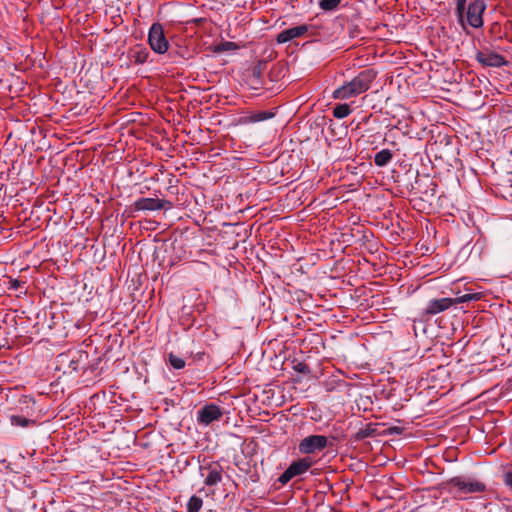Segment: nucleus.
<instances>
[{
    "mask_svg": "<svg viewBox=\"0 0 512 512\" xmlns=\"http://www.w3.org/2000/svg\"><path fill=\"white\" fill-rule=\"evenodd\" d=\"M377 76L374 69H365L351 81L345 82L333 92V98L346 100L366 92Z\"/></svg>",
    "mask_w": 512,
    "mask_h": 512,
    "instance_id": "nucleus-1",
    "label": "nucleus"
},
{
    "mask_svg": "<svg viewBox=\"0 0 512 512\" xmlns=\"http://www.w3.org/2000/svg\"><path fill=\"white\" fill-rule=\"evenodd\" d=\"M482 298L481 292H467L463 295H459L456 298H441L430 300L425 308V314L436 315L449 309L454 304L467 303L472 301H478Z\"/></svg>",
    "mask_w": 512,
    "mask_h": 512,
    "instance_id": "nucleus-2",
    "label": "nucleus"
},
{
    "mask_svg": "<svg viewBox=\"0 0 512 512\" xmlns=\"http://www.w3.org/2000/svg\"><path fill=\"white\" fill-rule=\"evenodd\" d=\"M447 485L449 486V491L458 498H462L466 494L482 493L486 490L483 482L460 476L451 478Z\"/></svg>",
    "mask_w": 512,
    "mask_h": 512,
    "instance_id": "nucleus-3",
    "label": "nucleus"
},
{
    "mask_svg": "<svg viewBox=\"0 0 512 512\" xmlns=\"http://www.w3.org/2000/svg\"><path fill=\"white\" fill-rule=\"evenodd\" d=\"M224 469L218 461H204L199 466V475L207 487H214L223 481Z\"/></svg>",
    "mask_w": 512,
    "mask_h": 512,
    "instance_id": "nucleus-4",
    "label": "nucleus"
},
{
    "mask_svg": "<svg viewBox=\"0 0 512 512\" xmlns=\"http://www.w3.org/2000/svg\"><path fill=\"white\" fill-rule=\"evenodd\" d=\"M148 42L154 52L158 54L167 52L169 43L165 37L163 26L160 23H154L150 27Z\"/></svg>",
    "mask_w": 512,
    "mask_h": 512,
    "instance_id": "nucleus-5",
    "label": "nucleus"
},
{
    "mask_svg": "<svg viewBox=\"0 0 512 512\" xmlns=\"http://www.w3.org/2000/svg\"><path fill=\"white\" fill-rule=\"evenodd\" d=\"M313 462L309 457H304L293 461L288 468L280 475L278 481L282 485H286L291 479L296 476H301L306 473L312 466Z\"/></svg>",
    "mask_w": 512,
    "mask_h": 512,
    "instance_id": "nucleus-6",
    "label": "nucleus"
},
{
    "mask_svg": "<svg viewBox=\"0 0 512 512\" xmlns=\"http://www.w3.org/2000/svg\"><path fill=\"white\" fill-rule=\"evenodd\" d=\"M328 445V439L324 435H310L303 438L298 444V450L301 454H312L316 451L325 449Z\"/></svg>",
    "mask_w": 512,
    "mask_h": 512,
    "instance_id": "nucleus-7",
    "label": "nucleus"
},
{
    "mask_svg": "<svg viewBox=\"0 0 512 512\" xmlns=\"http://www.w3.org/2000/svg\"><path fill=\"white\" fill-rule=\"evenodd\" d=\"M486 9V5L482 0L472 1L467 10H465L466 20L473 28H480L483 26V13Z\"/></svg>",
    "mask_w": 512,
    "mask_h": 512,
    "instance_id": "nucleus-8",
    "label": "nucleus"
},
{
    "mask_svg": "<svg viewBox=\"0 0 512 512\" xmlns=\"http://www.w3.org/2000/svg\"><path fill=\"white\" fill-rule=\"evenodd\" d=\"M223 416L220 406L215 403H209L197 411V422L200 425L208 426L212 422L219 420Z\"/></svg>",
    "mask_w": 512,
    "mask_h": 512,
    "instance_id": "nucleus-9",
    "label": "nucleus"
},
{
    "mask_svg": "<svg viewBox=\"0 0 512 512\" xmlns=\"http://www.w3.org/2000/svg\"><path fill=\"white\" fill-rule=\"evenodd\" d=\"M166 206L170 208L172 206L171 202L158 198L142 197L134 202V209L136 211H158L164 209Z\"/></svg>",
    "mask_w": 512,
    "mask_h": 512,
    "instance_id": "nucleus-10",
    "label": "nucleus"
},
{
    "mask_svg": "<svg viewBox=\"0 0 512 512\" xmlns=\"http://www.w3.org/2000/svg\"><path fill=\"white\" fill-rule=\"evenodd\" d=\"M476 60L486 67H501L507 64L505 58L495 52H478L476 54Z\"/></svg>",
    "mask_w": 512,
    "mask_h": 512,
    "instance_id": "nucleus-11",
    "label": "nucleus"
},
{
    "mask_svg": "<svg viewBox=\"0 0 512 512\" xmlns=\"http://www.w3.org/2000/svg\"><path fill=\"white\" fill-rule=\"evenodd\" d=\"M307 31H308V26L305 24L299 25L296 27H291V28L281 31L277 35L276 40L278 43L283 44V43L289 42L295 38H299V37L303 36Z\"/></svg>",
    "mask_w": 512,
    "mask_h": 512,
    "instance_id": "nucleus-12",
    "label": "nucleus"
},
{
    "mask_svg": "<svg viewBox=\"0 0 512 512\" xmlns=\"http://www.w3.org/2000/svg\"><path fill=\"white\" fill-rule=\"evenodd\" d=\"M393 159V152L389 149H382L374 156V163L378 167H385Z\"/></svg>",
    "mask_w": 512,
    "mask_h": 512,
    "instance_id": "nucleus-13",
    "label": "nucleus"
},
{
    "mask_svg": "<svg viewBox=\"0 0 512 512\" xmlns=\"http://www.w3.org/2000/svg\"><path fill=\"white\" fill-rule=\"evenodd\" d=\"M274 113L271 111H256L244 118L245 123H256L262 122L274 117Z\"/></svg>",
    "mask_w": 512,
    "mask_h": 512,
    "instance_id": "nucleus-14",
    "label": "nucleus"
},
{
    "mask_svg": "<svg viewBox=\"0 0 512 512\" xmlns=\"http://www.w3.org/2000/svg\"><path fill=\"white\" fill-rule=\"evenodd\" d=\"M377 434V429L373 424H368L365 428L360 429L355 434V440L362 441L366 438L374 437Z\"/></svg>",
    "mask_w": 512,
    "mask_h": 512,
    "instance_id": "nucleus-15",
    "label": "nucleus"
},
{
    "mask_svg": "<svg viewBox=\"0 0 512 512\" xmlns=\"http://www.w3.org/2000/svg\"><path fill=\"white\" fill-rule=\"evenodd\" d=\"M352 112L350 106L346 103L344 104H337L333 108V116L337 119H343L347 117Z\"/></svg>",
    "mask_w": 512,
    "mask_h": 512,
    "instance_id": "nucleus-16",
    "label": "nucleus"
},
{
    "mask_svg": "<svg viewBox=\"0 0 512 512\" xmlns=\"http://www.w3.org/2000/svg\"><path fill=\"white\" fill-rule=\"evenodd\" d=\"M342 0H320L319 7L325 12H332L338 9Z\"/></svg>",
    "mask_w": 512,
    "mask_h": 512,
    "instance_id": "nucleus-17",
    "label": "nucleus"
},
{
    "mask_svg": "<svg viewBox=\"0 0 512 512\" xmlns=\"http://www.w3.org/2000/svg\"><path fill=\"white\" fill-rule=\"evenodd\" d=\"M203 506V500L193 495L190 497L187 503V512H199Z\"/></svg>",
    "mask_w": 512,
    "mask_h": 512,
    "instance_id": "nucleus-18",
    "label": "nucleus"
},
{
    "mask_svg": "<svg viewBox=\"0 0 512 512\" xmlns=\"http://www.w3.org/2000/svg\"><path fill=\"white\" fill-rule=\"evenodd\" d=\"M10 422H11L12 426H19V427H24V428L28 427L30 424H34L33 420H30L23 416H17V415H12L10 417Z\"/></svg>",
    "mask_w": 512,
    "mask_h": 512,
    "instance_id": "nucleus-19",
    "label": "nucleus"
},
{
    "mask_svg": "<svg viewBox=\"0 0 512 512\" xmlns=\"http://www.w3.org/2000/svg\"><path fill=\"white\" fill-rule=\"evenodd\" d=\"M168 362L174 369L177 370L184 368L186 364L184 359L178 357L174 353L168 354Z\"/></svg>",
    "mask_w": 512,
    "mask_h": 512,
    "instance_id": "nucleus-20",
    "label": "nucleus"
},
{
    "mask_svg": "<svg viewBox=\"0 0 512 512\" xmlns=\"http://www.w3.org/2000/svg\"><path fill=\"white\" fill-rule=\"evenodd\" d=\"M467 0H456V15L459 18V21L464 23V15L466 10Z\"/></svg>",
    "mask_w": 512,
    "mask_h": 512,
    "instance_id": "nucleus-21",
    "label": "nucleus"
},
{
    "mask_svg": "<svg viewBox=\"0 0 512 512\" xmlns=\"http://www.w3.org/2000/svg\"><path fill=\"white\" fill-rule=\"evenodd\" d=\"M148 55L149 53L146 49H140L134 52L133 57L136 63L143 64L147 61Z\"/></svg>",
    "mask_w": 512,
    "mask_h": 512,
    "instance_id": "nucleus-22",
    "label": "nucleus"
},
{
    "mask_svg": "<svg viewBox=\"0 0 512 512\" xmlns=\"http://www.w3.org/2000/svg\"><path fill=\"white\" fill-rule=\"evenodd\" d=\"M293 369L301 374L308 375L311 373L309 366L304 362H297L294 364Z\"/></svg>",
    "mask_w": 512,
    "mask_h": 512,
    "instance_id": "nucleus-23",
    "label": "nucleus"
},
{
    "mask_svg": "<svg viewBox=\"0 0 512 512\" xmlns=\"http://www.w3.org/2000/svg\"><path fill=\"white\" fill-rule=\"evenodd\" d=\"M8 283L9 290L18 291L24 285L25 282L19 279L10 278Z\"/></svg>",
    "mask_w": 512,
    "mask_h": 512,
    "instance_id": "nucleus-24",
    "label": "nucleus"
},
{
    "mask_svg": "<svg viewBox=\"0 0 512 512\" xmlns=\"http://www.w3.org/2000/svg\"><path fill=\"white\" fill-rule=\"evenodd\" d=\"M503 481L506 486H508L510 489H512V470L504 473Z\"/></svg>",
    "mask_w": 512,
    "mask_h": 512,
    "instance_id": "nucleus-25",
    "label": "nucleus"
},
{
    "mask_svg": "<svg viewBox=\"0 0 512 512\" xmlns=\"http://www.w3.org/2000/svg\"><path fill=\"white\" fill-rule=\"evenodd\" d=\"M297 2H299V0H287V3H289L293 8L296 7Z\"/></svg>",
    "mask_w": 512,
    "mask_h": 512,
    "instance_id": "nucleus-26",
    "label": "nucleus"
},
{
    "mask_svg": "<svg viewBox=\"0 0 512 512\" xmlns=\"http://www.w3.org/2000/svg\"><path fill=\"white\" fill-rule=\"evenodd\" d=\"M31 400H32V398L27 397V396H25V397L23 398V402H24V403H28V401H31Z\"/></svg>",
    "mask_w": 512,
    "mask_h": 512,
    "instance_id": "nucleus-27",
    "label": "nucleus"
}]
</instances>
